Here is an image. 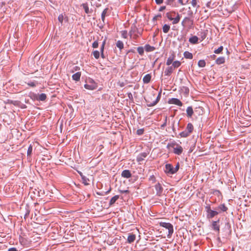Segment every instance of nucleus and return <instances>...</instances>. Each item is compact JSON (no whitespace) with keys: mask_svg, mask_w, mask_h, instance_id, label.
<instances>
[{"mask_svg":"<svg viewBox=\"0 0 251 251\" xmlns=\"http://www.w3.org/2000/svg\"><path fill=\"white\" fill-rule=\"evenodd\" d=\"M159 225L163 228L162 230L165 232V234L168 238H170L174 232L173 226L171 223L162 222L159 223Z\"/></svg>","mask_w":251,"mask_h":251,"instance_id":"f257e3e1","label":"nucleus"},{"mask_svg":"<svg viewBox=\"0 0 251 251\" xmlns=\"http://www.w3.org/2000/svg\"><path fill=\"white\" fill-rule=\"evenodd\" d=\"M167 148L170 149L171 148L174 149V152L177 155L181 154L183 151V148L181 146L177 144L175 142H173L168 144Z\"/></svg>","mask_w":251,"mask_h":251,"instance_id":"f03ea898","label":"nucleus"},{"mask_svg":"<svg viewBox=\"0 0 251 251\" xmlns=\"http://www.w3.org/2000/svg\"><path fill=\"white\" fill-rule=\"evenodd\" d=\"M194 21L189 17H185L181 22V25L183 27L187 28V29H191L193 27Z\"/></svg>","mask_w":251,"mask_h":251,"instance_id":"7ed1b4c3","label":"nucleus"},{"mask_svg":"<svg viewBox=\"0 0 251 251\" xmlns=\"http://www.w3.org/2000/svg\"><path fill=\"white\" fill-rule=\"evenodd\" d=\"M84 87L86 89L93 90L97 88V85L92 80H90L84 85Z\"/></svg>","mask_w":251,"mask_h":251,"instance_id":"20e7f679","label":"nucleus"},{"mask_svg":"<svg viewBox=\"0 0 251 251\" xmlns=\"http://www.w3.org/2000/svg\"><path fill=\"white\" fill-rule=\"evenodd\" d=\"M141 32L138 31L137 28H134L130 32V36L134 39H136L139 36L138 34L141 35Z\"/></svg>","mask_w":251,"mask_h":251,"instance_id":"39448f33","label":"nucleus"},{"mask_svg":"<svg viewBox=\"0 0 251 251\" xmlns=\"http://www.w3.org/2000/svg\"><path fill=\"white\" fill-rule=\"evenodd\" d=\"M169 103L170 104H176L180 106H181L182 105V103L181 102V101L176 98H172L170 99L169 100Z\"/></svg>","mask_w":251,"mask_h":251,"instance_id":"423d86ee","label":"nucleus"},{"mask_svg":"<svg viewBox=\"0 0 251 251\" xmlns=\"http://www.w3.org/2000/svg\"><path fill=\"white\" fill-rule=\"evenodd\" d=\"M166 172L171 174H174L175 173L174 171V168L173 166L170 164H167L165 166Z\"/></svg>","mask_w":251,"mask_h":251,"instance_id":"0eeeda50","label":"nucleus"},{"mask_svg":"<svg viewBox=\"0 0 251 251\" xmlns=\"http://www.w3.org/2000/svg\"><path fill=\"white\" fill-rule=\"evenodd\" d=\"M219 221L220 220H218L217 221H213L212 224V229L218 232H219L220 231V226L218 224Z\"/></svg>","mask_w":251,"mask_h":251,"instance_id":"6e6552de","label":"nucleus"},{"mask_svg":"<svg viewBox=\"0 0 251 251\" xmlns=\"http://www.w3.org/2000/svg\"><path fill=\"white\" fill-rule=\"evenodd\" d=\"M155 187L157 195L158 196H160L163 190L161 185L160 183H158L155 185Z\"/></svg>","mask_w":251,"mask_h":251,"instance_id":"1a4fd4ad","label":"nucleus"},{"mask_svg":"<svg viewBox=\"0 0 251 251\" xmlns=\"http://www.w3.org/2000/svg\"><path fill=\"white\" fill-rule=\"evenodd\" d=\"M147 156V154L146 152H142L137 156L136 160L138 162H140L144 160Z\"/></svg>","mask_w":251,"mask_h":251,"instance_id":"9d476101","label":"nucleus"},{"mask_svg":"<svg viewBox=\"0 0 251 251\" xmlns=\"http://www.w3.org/2000/svg\"><path fill=\"white\" fill-rule=\"evenodd\" d=\"M122 176L125 178H128L131 177V174L128 170H125L122 173Z\"/></svg>","mask_w":251,"mask_h":251,"instance_id":"9b49d317","label":"nucleus"},{"mask_svg":"<svg viewBox=\"0 0 251 251\" xmlns=\"http://www.w3.org/2000/svg\"><path fill=\"white\" fill-rule=\"evenodd\" d=\"M135 238H136L135 234H134L133 233H129L127 237V242L128 243H131L135 241Z\"/></svg>","mask_w":251,"mask_h":251,"instance_id":"f8f14e48","label":"nucleus"},{"mask_svg":"<svg viewBox=\"0 0 251 251\" xmlns=\"http://www.w3.org/2000/svg\"><path fill=\"white\" fill-rule=\"evenodd\" d=\"M199 38L196 36H193L190 37L189 39L190 43L193 44H195L198 43Z\"/></svg>","mask_w":251,"mask_h":251,"instance_id":"ddd939ff","label":"nucleus"},{"mask_svg":"<svg viewBox=\"0 0 251 251\" xmlns=\"http://www.w3.org/2000/svg\"><path fill=\"white\" fill-rule=\"evenodd\" d=\"M180 19V15H179V14L177 13L176 17L170 18V21H173V24H176L179 22Z\"/></svg>","mask_w":251,"mask_h":251,"instance_id":"4468645a","label":"nucleus"},{"mask_svg":"<svg viewBox=\"0 0 251 251\" xmlns=\"http://www.w3.org/2000/svg\"><path fill=\"white\" fill-rule=\"evenodd\" d=\"M151 75L147 74L144 76V77L143 78V81L144 83H148L151 81Z\"/></svg>","mask_w":251,"mask_h":251,"instance_id":"2eb2a0df","label":"nucleus"},{"mask_svg":"<svg viewBox=\"0 0 251 251\" xmlns=\"http://www.w3.org/2000/svg\"><path fill=\"white\" fill-rule=\"evenodd\" d=\"M85 10V12L86 14H89L91 12V11L89 10L87 3H84L81 5Z\"/></svg>","mask_w":251,"mask_h":251,"instance_id":"dca6fc26","label":"nucleus"},{"mask_svg":"<svg viewBox=\"0 0 251 251\" xmlns=\"http://www.w3.org/2000/svg\"><path fill=\"white\" fill-rule=\"evenodd\" d=\"M81 76V73L77 72L72 75L73 79L75 81H78L80 79Z\"/></svg>","mask_w":251,"mask_h":251,"instance_id":"f3484780","label":"nucleus"},{"mask_svg":"<svg viewBox=\"0 0 251 251\" xmlns=\"http://www.w3.org/2000/svg\"><path fill=\"white\" fill-rule=\"evenodd\" d=\"M175 57V55L173 54L171 56H170L167 59L166 62L167 65H170L173 63V61Z\"/></svg>","mask_w":251,"mask_h":251,"instance_id":"a211bd4d","label":"nucleus"},{"mask_svg":"<svg viewBox=\"0 0 251 251\" xmlns=\"http://www.w3.org/2000/svg\"><path fill=\"white\" fill-rule=\"evenodd\" d=\"M219 212L217 211L212 210L210 211V213L207 215V217L208 218H212L216 215H218Z\"/></svg>","mask_w":251,"mask_h":251,"instance_id":"6ab92c4d","label":"nucleus"},{"mask_svg":"<svg viewBox=\"0 0 251 251\" xmlns=\"http://www.w3.org/2000/svg\"><path fill=\"white\" fill-rule=\"evenodd\" d=\"M225 59L224 57H218L216 60V64H217L218 65H220V64H223V63H225Z\"/></svg>","mask_w":251,"mask_h":251,"instance_id":"aec40b11","label":"nucleus"},{"mask_svg":"<svg viewBox=\"0 0 251 251\" xmlns=\"http://www.w3.org/2000/svg\"><path fill=\"white\" fill-rule=\"evenodd\" d=\"M160 93L158 94L155 100L153 101L152 102H151L150 103L148 104V106H152L155 105L158 102V101L160 99Z\"/></svg>","mask_w":251,"mask_h":251,"instance_id":"412c9836","label":"nucleus"},{"mask_svg":"<svg viewBox=\"0 0 251 251\" xmlns=\"http://www.w3.org/2000/svg\"><path fill=\"white\" fill-rule=\"evenodd\" d=\"M194 127L191 123L188 124L186 127V131L190 134L193 130Z\"/></svg>","mask_w":251,"mask_h":251,"instance_id":"4be33fe9","label":"nucleus"},{"mask_svg":"<svg viewBox=\"0 0 251 251\" xmlns=\"http://www.w3.org/2000/svg\"><path fill=\"white\" fill-rule=\"evenodd\" d=\"M186 112L187 116L189 117H191L193 114V110L192 107L191 106L188 107L186 109Z\"/></svg>","mask_w":251,"mask_h":251,"instance_id":"5701e85b","label":"nucleus"},{"mask_svg":"<svg viewBox=\"0 0 251 251\" xmlns=\"http://www.w3.org/2000/svg\"><path fill=\"white\" fill-rule=\"evenodd\" d=\"M145 49L146 51L150 52L153 51L155 50V48L149 45H146L145 46Z\"/></svg>","mask_w":251,"mask_h":251,"instance_id":"b1692460","label":"nucleus"},{"mask_svg":"<svg viewBox=\"0 0 251 251\" xmlns=\"http://www.w3.org/2000/svg\"><path fill=\"white\" fill-rule=\"evenodd\" d=\"M119 197L118 195H116V196L113 197L110 201L109 205H113L116 202V201L119 199Z\"/></svg>","mask_w":251,"mask_h":251,"instance_id":"393cba45","label":"nucleus"},{"mask_svg":"<svg viewBox=\"0 0 251 251\" xmlns=\"http://www.w3.org/2000/svg\"><path fill=\"white\" fill-rule=\"evenodd\" d=\"M184 56L185 58L187 59H192L193 58V54L191 52L189 51H185L184 52Z\"/></svg>","mask_w":251,"mask_h":251,"instance_id":"a878e982","label":"nucleus"},{"mask_svg":"<svg viewBox=\"0 0 251 251\" xmlns=\"http://www.w3.org/2000/svg\"><path fill=\"white\" fill-rule=\"evenodd\" d=\"M173 72V67H169L167 68L165 71V75H170Z\"/></svg>","mask_w":251,"mask_h":251,"instance_id":"bb28decb","label":"nucleus"},{"mask_svg":"<svg viewBox=\"0 0 251 251\" xmlns=\"http://www.w3.org/2000/svg\"><path fill=\"white\" fill-rule=\"evenodd\" d=\"M170 29V26L169 25H167V24H165L163 25V28H162V29H163V31L165 33H167L168 32V31H169Z\"/></svg>","mask_w":251,"mask_h":251,"instance_id":"cd10ccee","label":"nucleus"},{"mask_svg":"<svg viewBox=\"0 0 251 251\" xmlns=\"http://www.w3.org/2000/svg\"><path fill=\"white\" fill-rule=\"evenodd\" d=\"M108 10V8H105L104 9V10L102 12L101 20L103 22H104L105 17L107 13Z\"/></svg>","mask_w":251,"mask_h":251,"instance_id":"c85d7f7f","label":"nucleus"},{"mask_svg":"<svg viewBox=\"0 0 251 251\" xmlns=\"http://www.w3.org/2000/svg\"><path fill=\"white\" fill-rule=\"evenodd\" d=\"M47 98V96L45 94L42 93L39 95L38 100H45Z\"/></svg>","mask_w":251,"mask_h":251,"instance_id":"c756f323","label":"nucleus"},{"mask_svg":"<svg viewBox=\"0 0 251 251\" xmlns=\"http://www.w3.org/2000/svg\"><path fill=\"white\" fill-rule=\"evenodd\" d=\"M116 46L120 50L123 49V48H124V44H123V42H122L121 41H120V40H119L117 42Z\"/></svg>","mask_w":251,"mask_h":251,"instance_id":"7c9ffc66","label":"nucleus"},{"mask_svg":"<svg viewBox=\"0 0 251 251\" xmlns=\"http://www.w3.org/2000/svg\"><path fill=\"white\" fill-rule=\"evenodd\" d=\"M105 41L104 40L101 46V47H100V52H101V57L102 58H104V55H103V50H104V46H105Z\"/></svg>","mask_w":251,"mask_h":251,"instance_id":"2f4dec72","label":"nucleus"},{"mask_svg":"<svg viewBox=\"0 0 251 251\" xmlns=\"http://www.w3.org/2000/svg\"><path fill=\"white\" fill-rule=\"evenodd\" d=\"M198 65L200 67H204L205 66L206 63L204 60H200L199 61Z\"/></svg>","mask_w":251,"mask_h":251,"instance_id":"473e14b6","label":"nucleus"},{"mask_svg":"<svg viewBox=\"0 0 251 251\" xmlns=\"http://www.w3.org/2000/svg\"><path fill=\"white\" fill-rule=\"evenodd\" d=\"M181 63L179 61H175L173 63V66L175 68L179 67Z\"/></svg>","mask_w":251,"mask_h":251,"instance_id":"72a5a7b5","label":"nucleus"},{"mask_svg":"<svg viewBox=\"0 0 251 251\" xmlns=\"http://www.w3.org/2000/svg\"><path fill=\"white\" fill-rule=\"evenodd\" d=\"M92 54L96 59H98L100 57V52L98 50H94Z\"/></svg>","mask_w":251,"mask_h":251,"instance_id":"f704fd0d","label":"nucleus"},{"mask_svg":"<svg viewBox=\"0 0 251 251\" xmlns=\"http://www.w3.org/2000/svg\"><path fill=\"white\" fill-rule=\"evenodd\" d=\"M218 209L221 210L223 211H226L227 210V208L225 204H221L218 207Z\"/></svg>","mask_w":251,"mask_h":251,"instance_id":"c9c22d12","label":"nucleus"},{"mask_svg":"<svg viewBox=\"0 0 251 251\" xmlns=\"http://www.w3.org/2000/svg\"><path fill=\"white\" fill-rule=\"evenodd\" d=\"M189 135L190 134L187 131H183L180 133V135L182 137H186Z\"/></svg>","mask_w":251,"mask_h":251,"instance_id":"e433bc0d","label":"nucleus"},{"mask_svg":"<svg viewBox=\"0 0 251 251\" xmlns=\"http://www.w3.org/2000/svg\"><path fill=\"white\" fill-rule=\"evenodd\" d=\"M191 3V5L194 7H199V5H198V2H197V0H192Z\"/></svg>","mask_w":251,"mask_h":251,"instance_id":"4c0bfd02","label":"nucleus"},{"mask_svg":"<svg viewBox=\"0 0 251 251\" xmlns=\"http://www.w3.org/2000/svg\"><path fill=\"white\" fill-rule=\"evenodd\" d=\"M223 50V47L220 46L218 49L214 50V53L216 54L220 53Z\"/></svg>","mask_w":251,"mask_h":251,"instance_id":"58836bf2","label":"nucleus"},{"mask_svg":"<svg viewBox=\"0 0 251 251\" xmlns=\"http://www.w3.org/2000/svg\"><path fill=\"white\" fill-rule=\"evenodd\" d=\"M32 151V146L31 145H30L28 148L27 154V156H30Z\"/></svg>","mask_w":251,"mask_h":251,"instance_id":"ea45409f","label":"nucleus"},{"mask_svg":"<svg viewBox=\"0 0 251 251\" xmlns=\"http://www.w3.org/2000/svg\"><path fill=\"white\" fill-rule=\"evenodd\" d=\"M137 51L140 55H143L144 53V48L142 47H138L137 48Z\"/></svg>","mask_w":251,"mask_h":251,"instance_id":"a19ab883","label":"nucleus"},{"mask_svg":"<svg viewBox=\"0 0 251 251\" xmlns=\"http://www.w3.org/2000/svg\"><path fill=\"white\" fill-rule=\"evenodd\" d=\"M81 176V177H82V179L83 180V183L85 184V185H87L88 184V182H87V181L89 180L88 179L86 178V177L83 176L81 174H80Z\"/></svg>","mask_w":251,"mask_h":251,"instance_id":"79ce46f5","label":"nucleus"},{"mask_svg":"<svg viewBox=\"0 0 251 251\" xmlns=\"http://www.w3.org/2000/svg\"><path fill=\"white\" fill-rule=\"evenodd\" d=\"M99 46V43L98 42L96 41L92 44V47L94 48H97Z\"/></svg>","mask_w":251,"mask_h":251,"instance_id":"37998d69","label":"nucleus"},{"mask_svg":"<svg viewBox=\"0 0 251 251\" xmlns=\"http://www.w3.org/2000/svg\"><path fill=\"white\" fill-rule=\"evenodd\" d=\"M122 35L123 38H127V31L126 30L123 31L122 32Z\"/></svg>","mask_w":251,"mask_h":251,"instance_id":"c03bdc74","label":"nucleus"},{"mask_svg":"<svg viewBox=\"0 0 251 251\" xmlns=\"http://www.w3.org/2000/svg\"><path fill=\"white\" fill-rule=\"evenodd\" d=\"M58 19L60 23H62L63 21V16L62 15H59Z\"/></svg>","mask_w":251,"mask_h":251,"instance_id":"a18cd8bd","label":"nucleus"},{"mask_svg":"<svg viewBox=\"0 0 251 251\" xmlns=\"http://www.w3.org/2000/svg\"><path fill=\"white\" fill-rule=\"evenodd\" d=\"M143 132H144V130L142 129H139L137 130V133L138 135H142V134H143Z\"/></svg>","mask_w":251,"mask_h":251,"instance_id":"49530a36","label":"nucleus"},{"mask_svg":"<svg viewBox=\"0 0 251 251\" xmlns=\"http://www.w3.org/2000/svg\"><path fill=\"white\" fill-rule=\"evenodd\" d=\"M179 167V163H178L176 165V166L175 168H174V171L175 172V173L178 170Z\"/></svg>","mask_w":251,"mask_h":251,"instance_id":"de8ad7c7","label":"nucleus"},{"mask_svg":"<svg viewBox=\"0 0 251 251\" xmlns=\"http://www.w3.org/2000/svg\"><path fill=\"white\" fill-rule=\"evenodd\" d=\"M205 209L208 214L210 213V211H211L212 210L211 209L210 207L209 206H206Z\"/></svg>","mask_w":251,"mask_h":251,"instance_id":"09e8293b","label":"nucleus"},{"mask_svg":"<svg viewBox=\"0 0 251 251\" xmlns=\"http://www.w3.org/2000/svg\"><path fill=\"white\" fill-rule=\"evenodd\" d=\"M28 85L31 86V87H35L36 86V84L34 82H30L29 83H28Z\"/></svg>","mask_w":251,"mask_h":251,"instance_id":"8fccbe9b","label":"nucleus"},{"mask_svg":"<svg viewBox=\"0 0 251 251\" xmlns=\"http://www.w3.org/2000/svg\"><path fill=\"white\" fill-rule=\"evenodd\" d=\"M174 0H167L166 2V3H167V4H170V5H171V4H172L173 3V2L174 1Z\"/></svg>","mask_w":251,"mask_h":251,"instance_id":"3c124183","label":"nucleus"},{"mask_svg":"<svg viewBox=\"0 0 251 251\" xmlns=\"http://www.w3.org/2000/svg\"><path fill=\"white\" fill-rule=\"evenodd\" d=\"M155 1L157 4H160L163 2V0H155Z\"/></svg>","mask_w":251,"mask_h":251,"instance_id":"603ef678","label":"nucleus"},{"mask_svg":"<svg viewBox=\"0 0 251 251\" xmlns=\"http://www.w3.org/2000/svg\"><path fill=\"white\" fill-rule=\"evenodd\" d=\"M167 18L170 20V18H173L172 17V14L167 13Z\"/></svg>","mask_w":251,"mask_h":251,"instance_id":"864d4df0","label":"nucleus"},{"mask_svg":"<svg viewBox=\"0 0 251 251\" xmlns=\"http://www.w3.org/2000/svg\"><path fill=\"white\" fill-rule=\"evenodd\" d=\"M8 251H17L15 248H11L8 249Z\"/></svg>","mask_w":251,"mask_h":251,"instance_id":"5fc2aeb1","label":"nucleus"},{"mask_svg":"<svg viewBox=\"0 0 251 251\" xmlns=\"http://www.w3.org/2000/svg\"><path fill=\"white\" fill-rule=\"evenodd\" d=\"M166 7L165 6H161L160 8H159V11H162L163 10H164L165 9Z\"/></svg>","mask_w":251,"mask_h":251,"instance_id":"6e6d98bb","label":"nucleus"},{"mask_svg":"<svg viewBox=\"0 0 251 251\" xmlns=\"http://www.w3.org/2000/svg\"><path fill=\"white\" fill-rule=\"evenodd\" d=\"M120 192H121V193H128V192H129V191H128V190H122V191H121Z\"/></svg>","mask_w":251,"mask_h":251,"instance_id":"4d7b16f0","label":"nucleus"},{"mask_svg":"<svg viewBox=\"0 0 251 251\" xmlns=\"http://www.w3.org/2000/svg\"><path fill=\"white\" fill-rule=\"evenodd\" d=\"M150 179H151L153 181H154L155 180V177L153 176H151L150 177Z\"/></svg>","mask_w":251,"mask_h":251,"instance_id":"13d9d810","label":"nucleus"},{"mask_svg":"<svg viewBox=\"0 0 251 251\" xmlns=\"http://www.w3.org/2000/svg\"><path fill=\"white\" fill-rule=\"evenodd\" d=\"M178 2L181 4L183 5V0H178Z\"/></svg>","mask_w":251,"mask_h":251,"instance_id":"bf43d9fd","label":"nucleus"},{"mask_svg":"<svg viewBox=\"0 0 251 251\" xmlns=\"http://www.w3.org/2000/svg\"><path fill=\"white\" fill-rule=\"evenodd\" d=\"M128 96L129 97V98H130V97H132V94L131 93H129L128 94Z\"/></svg>","mask_w":251,"mask_h":251,"instance_id":"052dcab7","label":"nucleus"},{"mask_svg":"<svg viewBox=\"0 0 251 251\" xmlns=\"http://www.w3.org/2000/svg\"><path fill=\"white\" fill-rule=\"evenodd\" d=\"M110 190H111V188H110L109 190L106 192V194L108 193L110 191Z\"/></svg>","mask_w":251,"mask_h":251,"instance_id":"680f3d73","label":"nucleus"}]
</instances>
